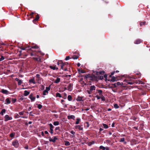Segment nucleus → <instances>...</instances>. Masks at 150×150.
I'll use <instances>...</instances> for the list:
<instances>
[{"mask_svg":"<svg viewBox=\"0 0 150 150\" xmlns=\"http://www.w3.org/2000/svg\"><path fill=\"white\" fill-rule=\"evenodd\" d=\"M90 77L91 78L90 80L91 81H98L99 80V76H96L93 74Z\"/></svg>","mask_w":150,"mask_h":150,"instance_id":"obj_1","label":"nucleus"},{"mask_svg":"<svg viewBox=\"0 0 150 150\" xmlns=\"http://www.w3.org/2000/svg\"><path fill=\"white\" fill-rule=\"evenodd\" d=\"M12 145L15 148H17L19 145V143L18 141L15 140L12 142Z\"/></svg>","mask_w":150,"mask_h":150,"instance_id":"obj_2","label":"nucleus"},{"mask_svg":"<svg viewBox=\"0 0 150 150\" xmlns=\"http://www.w3.org/2000/svg\"><path fill=\"white\" fill-rule=\"evenodd\" d=\"M50 86H49V87H46V89L45 90L43 91V95L44 96H45L46 95V93H48V91H49L50 90Z\"/></svg>","mask_w":150,"mask_h":150,"instance_id":"obj_3","label":"nucleus"},{"mask_svg":"<svg viewBox=\"0 0 150 150\" xmlns=\"http://www.w3.org/2000/svg\"><path fill=\"white\" fill-rule=\"evenodd\" d=\"M73 84L72 83H69L67 88V90L69 91H72L73 89Z\"/></svg>","mask_w":150,"mask_h":150,"instance_id":"obj_4","label":"nucleus"},{"mask_svg":"<svg viewBox=\"0 0 150 150\" xmlns=\"http://www.w3.org/2000/svg\"><path fill=\"white\" fill-rule=\"evenodd\" d=\"M57 139V138L56 137L54 136L52 137V138H50L49 140L50 142H55L56 140Z\"/></svg>","mask_w":150,"mask_h":150,"instance_id":"obj_5","label":"nucleus"},{"mask_svg":"<svg viewBox=\"0 0 150 150\" xmlns=\"http://www.w3.org/2000/svg\"><path fill=\"white\" fill-rule=\"evenodd\" d=\"M12 119V118L11 117H9L8 115H6L4 117V121H7L8 120H11Z\"/></svg>","mask_w":150,"mask_h":150,"instance_id":"obj_6","label":"nucleus"},{"mask_svg":"<svg viewBox=\"0 0 150 150\" xmlns=\"http://www.w3.org/2000/svg\"><path fill=\"white\" fill-rule=\"evenodd\" d=\"M1 92L3 94L8 95L10 93L8 91L6 90L2 89L1 91Z\"/></svg>","mask_w":150,"mask_h":150,"instance_id":"obj_7","label":"nucleus"},{"mask_svg":"<svg viewBox=\"0 0 150 150\" xmlns=\"http://www.w3.org/2000/svg\"><path fill=\"white\" fill-rule=\"evenodd\" d=\"M29 98L31 99V101H34L35 99V97L33 96V94H31L29 96Z\"/></svg>","mask_w":150,"mask_h":150,"instance_id":"obj_8","label":"nucleus"},{"mask_svg":"<svg viewBox=\"0 0 150 150\" xmlns=\"http://www.w3.org/2000/svg\"><path fill=\"white\" fill-rule=\"evenodd\" d=\"M29 51H32V52L31 51L30 52V55L31 56H34L36 54V53L35 52V51H33L31 50L30 48L29 49Z\"/></svg>","mask_w":150,"mask_h":150,"instance_id":"obj_9","label":"nucleus"},{"mask_svg":"<svg viewBox=\"0 0 150 150\" xmlns=\"http://www.w3.org/2000/svg\"><path fill=\"white\" fill-rule=\"evenodd\" d=\"M15 80L18 81V85H21L23 83L22 81L21 80H20L17 78L15 79Z\"/></svg>","mask_w":150,"mask_h":150,"instance_id":"obj_10","label":"nucleus"},{"mask_svg":"<svg viewBox=\"0 0 150 150\" xmlns=\"http://www.w3.org/2000/svg\"><path fill=\"white\" fill-rule=\"evenodd\" d=\"M123 83L122 82L120 83V82H117L116 83H115L114 84V87H117V85H120L121 86H123Z\"/></svg>","mask_w":150,"mask_h":150,"instance_id":"obj_11","label":"nucleus"},{"mask_svg":"<svg viewBox=\"0 0 150 150\" xmlns=\"http://www.w3.org/2000/svg\"><path fill=\"white\" fill-rule=\"evenodd\" d=\"M96 87L95 86H90V91H93V90H95L96 89Z\"/></svg>","mask_w":150,"mask_h":150,"instance_id":"obj_12","label":"nucleus"},{"mask_svg":"<svg viewBox=\"0 0 150 150\" xmlns=\"http://www.w3.org/2000/svg\"><path fill=\"white\" fill-rule=\"evenodd\" d=\"M142 40L140 39H138L135 40V41L134 42V43L135 44H139L140 43L142 42Z\"/></svg>","mask_w":150,"mask_h":150,"instance_id":"obj_13","label":"nucleus"},{"mask_svg":"<svg viewBox=\"0 0 150 150\" xmlns=\"http://www.w3.org/2000/svg\"><path fill=\"white\" fill-rule=\"evenodd\" d=\"M116 79H117V78L116 77H115V76H113L112 77V78L111 79L108 80V81H110L114 82L116 80Z\"/></svg>","mask_w":150,"mask_h":150,"instance_id":"obj_14","label":"nucleus"},{"mask_svg":"<svg viewBox=\"0 0 150 150\" xmlns=\"http://www.w3.org/2000/svg\"><path fill=\"white\" fill-rule=\"evenodd\" d=\"M75 128L76 129H78L79 130H82L83 129V128L80 125H78L76 126Z\"/></svg>","mask_w":150,"mask_h":150,"instance_id":"obj_15","label":"nucleus"},{"mask_svg":"<svg viewBox=\"0 0 150 150\" xmlns=\"http://www.w3.org/2000/svg\"><path fill=\"white\" fill-rule=\"evenodd\" d=\"M56 65H55L54 66H50L49 67L53 70H57L58 69V67H56Z\"/></svg>","mask_w":150,"mask_h":150,"instance_id":"obj_16","label":"nucleus"},{"mask_svg":"<svg viewBox=\"0 0 150 150\" xmlns=\"http://www.w3.org/2000/svg\"><path fill=\"white\" fill-rule=\"evenodd\" d=\"M96 91H98V93H99V95L101 96L103 95V91L102 90L100 89H97Z\"/></svg>","mask_w":150,"mask_h":150,"instance_id":"obj_17","label":"nucleus"},{"mask_svg":"<svg viewBox=\"0 0 150 150\" xmlns=\"http://www.w3.org/2000/svg\"><path fill=\"white\" fill-rule=\"evenodd\" d=\"M30 92L28 91H27L25 90L24 91L23 95L24 96H27L30 94Z\"/></svg>","mask_w":150,"mask_h":150,"instance_id":"obj_18","label":"nucleus"},{"mask_svg":"<svg viewBox=\"0 0 150 150\" xmlns=\"http://www.w3.org/2000/svg\"><path fill=\"white\" fill-rule=\"evenodd\" d=\"M75 118V116L74 115H73L68 116H67V118L68 119H72L73 120H74Z\"/></svg>","mask_w":150,"mask_h":150,"instance_id":"obj_19","label":"nucleus"},{"mask_svg":"<svg viewBox=\"0 0 150 150\" xmlns=\"http://www.w3.org/2000/svg\"><path fill=\"white\" fill-rule=\"evenodd\" d=\"M6 103H5L6 104H9L11 103V101H10V99L9 98H7L6 100Z\"/></svg>","mask_w":150,"mask_h":150,"instance_id":"obj_20","label":"nucleus"},{"mask_svg":"<svg viewBox=\"0 0 150 150\" xmlns=\"http://www.w3.org/2000/svg\"><path fill=\"white\" fill-rule=\"evenodd\" d=\"M82 98L81 97H80L79 96H78L76 100L78 101H80L82 100Z\"/></svg>","mask_w":150,"mask_h":150,"instance_id":"obj_21","label":"nucleus"},{"mask_svg":"<svg viewBox=\"0 0 150 150\" xmlns=\"http://www.w3.org/2000/svg\"><path fill=\"white\" fill-rule=\"evenodd\" d=\"M60 80V79L59 77H57L56 80L54 81V82L56 83H59Z\"/></svg>","mask_w":150,"mask_h":150,"instance_id":"obj_22","label":"nucleus"},{"mask_svg":"<svg viewBox=\"0 0 150 150\" xmlns=\"http://www.w3.org/2000/svg\"><path fill=\"white\" fill-rule=\"evenodd\" d=\"M39 17L38 14H37L36 15V16L35 18L33 20V21L34 22V21H38V19H39Z\"/></svg>","mask_w":150,"mask_h":150,"instance_id":"obj_23","label":"nucleus"},{"mask_svg":"<svg viewBox=\"0 0 150 150\" xmlns=\"http://www.w3.org/2000/svg\"><path fill=\"white\" fill-rule=\"evenodd\" d=\"M33 59L39 62H41V59L40 58H38L37 57H33Z\"/></svg>","mask_w":150,"mask_h":150,"instance_id":"obj_24","label":"nucleus"},{"mask_svg":"<svg viewBox=\"0 0 150 150\" xmlns=\"http://www.w3.org/2000/svg\"><path fill=\"white\" fill-rule=\"evenodd\" d=\"M132 119L135 121H138V119L135 116H133L132 117Z\"/></svg>","mask_w":150,"mask_h":150,"instance_id":"obj_25","label":"nucleus"},{"mask_svg":"<svg viewBox=\"0 0 150 150\" xmlns=\"http://www.w3.org/2000/svg\"><path fill=\"white\" fill-rule=\"evenodd\" d=\"M29 82L30 83H32L34 84H35L36 83L35 82V80H34V79H32L29 80Z\"/></svg>","mask_w":150,"mask_h":150,"instance_id":"obj_26","label":"nucleus"},{"mask_svg":"<svg viewBox=\"0 0 150 150\" xmlns=\"http://www.w3.org/2000/svg\"><path fill=\"white\" fill-rule=\"evenodd\" d=\"M36 77L37 79V80L38 81H39V80H40V79H41L40 76V75L39 74H37L36 75Z\"/></svg>","mask_w":150,"mask_h":150,"instance_id":"obj_27","label":"nucleus"},{"mask_svg":"<svg viewBox=\"0 0 150 150\" xmlns=\"http://www.w3.org/2000/svg\"><path fill=\"white\" fill-rule=\"evenodd\" d=\"M79 58V56L76 55H73L72 58L74 59H77Z\"/></svg>","mask_w":150,"mask_h":150,"instance_id":"obj_28","label":"nucleus"},{"mask_svg":"<svg viewBox=\"0 0 150 150\" xmlns=\"http://www.w3.org/2000/svg\"><path fill=\"white\" fill-rule=\"evenodd\" d=\"M76 124H78L79 123V122L81 120L79 118H77L76 119Z\"/></svg>","mask_w":150,"mask_h":150,"instance_id":"obj_29","label":"nucleus"},{"mask_svg":"<svg viewBox=\"0 0 150 150\" xmlns=\"http://www.w3.org/2000/svg\"><path fill=\"white\" fill-rule=\"evenodd\" d=\"M67 98H68V100L69 101H71L72 100V98L71 96L70 95H68V97H67Z\"/></svg>","mask_w":150,"mask_h":150,"instance_id":"obj_30","label":"nucleus"},{"mask_svg":"<svg viewBox=\"0 0 150 150\" xmlns=\"http://www.w3.org/2000/svg\"><path fill=\"white\" fill-rule=\"evenodd\" d=\"M56 97H59V98H61L62 97V96L61 95V94L59 93H56Z\"/></svg>","mask_w":150,"mask_h":150,"instance_id":"obj_31","label":"nucleus"},{"mask_svg":"<svg viewBox=\"0 0 150 150\" xmlns=\"http://www.w3.org/2000/svg\"><path fill=\"white\" fill-rule=\"evenodd\" d=\"M102 99V100L103 101H105V98L104 96L103 95H102L101 96V98Z\"/></svg>","mask_w":150,"mask_h":150,"instance_id":"obj_32","label":"nucleus"},{"mask_svg":"<svg viewBox=\"0 0 150 150\" xmlns=\"http://www.w3.org/2000/svg\"><path fill=\"white\" fill-rule=\"evenodd\" d=\"M78 71L79 72H80L82 73H85V71L83 70H80V69H78Z\"/></svg>","mask_w":150,"mask_h":150,"instance_id":"obj_33","label":"nucleus"},{"mask_svg":"<svg viewBox=\"0 0 150 150\" xmlns=\"http://www.w3.org/2000/svg\"><path fill=\"white\" fill-rule=\"evenodd\" d=\"M31 48L33 49H38L39 48V47L37 45H35L34 46L31 47Z\"/></svg>","mask_w":150,"mask_h":150,"instance_id":"obj_34","label":"nucleus"},{"mask_svg":"<svg viewBox=\"0 0 150 150\" xmlns=\"http://www.w3.org/2000/svg\"><path fill=\"white\" fill-rule=\"evenodd\" d=\"M53 125L55 126L58 125H59V122L58 121L54 122L53 123Z\"/></svg>","mask_w":150,"mask_h":150,"instance_id":"obj_35","label":"nucleus"},{"mask_svg":"<svg viewBox=\"0 0 150 150\" xmlns=\"http://www.w3.org/2000/svg\"><path fill=\"white\" fill-rule=\"evenodd\" d=\"M70 142L68 141H66L65 143V145L66 146H69L70 145Z\"/></svg>","mask_w":150,"mask_h":150,"instance_id":"obj_36","label":"nucleus"},{"mask_svg":"<svg viewBox=\"0 0 150 150\" xmlns=\"http://www.w3.org/2000/svg\"><path fill=\"white\" fill-rule=\"evenodd\" d=\"M103 125L105 129H107L108 127V125L106 124H103Z\"/></svg>","mask_w":150,"mask_h":150,"instance_id":"obj_37","label":"nucleus"},{"mask_svg":"<svg viewBox=\"0 0 150 150\" xmlns=\"http://www.w3.org/2000/svg\"><path fill=\"white\" fill-rule=\"evenodd\" d=\"M81 84L82 85V87L84 86V85H87L86 83H85L84 82V81H81Z\"/></svg>","mask_w":150,"mask_h":150,"instance_id":"obj_38","label":"nucleus"},{"mask_svg":"<svg viewBox=\"0 0 150 150\" xmlns=\"http://www.w3.org/2000/svg\"><path fill=\"white\" fill-rule=\"evenodd\" d=\"M61 67V69H63V67H64L63 63L62 62V63H61L59 65Z\"/></svg>","mask_w":150,"mask_h":150,"instance_id":"obj_39","label":"nucleus"},{"mask_svg":"<svg viewBox=\"0 0 150 150\" xmlns=\"http://www.w3.org/2000/svg\"><path fill=\"white\" fill-rule=\"evenodd\" d=\"M62 61L61 60H59L58 62H57V64L58 65H60L62 63Z\"/></svg>","mask_w":150,"mask_h":150,"instance_id":"obj_40","label":"nucleus"},{"mask_svg":"<svg viewBox=\"0 0 150 150\" xmlns=\"http://www.w3.org/2000/svg\"><path fill=\"white\" fill-rule=\"evenodd\" d=\"M146 23L145 21H144L143 22H141L140 23V25L141 26H142L143 25H144Z\"/></svg>","mask_w":150,"mask_h":150,"instance_id":"obj_41","label":"nucleus"},{"mask_svg":"<svg viewBox=\"0 0 150 150\" xmlns=\"http://www.w3.org/2000/svg\"><path fill=\"white\" fill-rule=\"evenodd\" d=\"M90 76L89 74L88 75H86L85 76H84V79H86L87 80L88 78V77H90L89 76Z\"/></svg>","mask_w":150,"mask_h":150,"instance_id":"obj_42","label":"nucleus"},{"mask_svg":"<svg viewBox=\"0 0 150 150\" xmlns=\"http://www.w3.org/2000/svg\"><path fill=\"white\" fill-rule=\"evenodd\" d=\"M114 107L116 109L118 108L119 107L118 106V105L117 104H116V103L114 105Z\"/></svg>","mask_w":150,"mask_h":150,"instance_id":"obj_43","label":"nucleus"},{"mask_svg":"<svg viewBox=\"0 0 150 150\" xmlns=\"http://www.w3.org/2000/svg\"><path fill=\"white\" fill-rule=\"evenodd\" d=\"M49 126L50 127V129H53L54 127V126L52 125V124H50Z\"/></svg>","mask_w":150,"mask_h":150,"instance_id":"obj_44","label":"nucleus"},{"mask_svg":"<svg viewBox=\"0 0 150 150\" xmlns=\"http://www.w3.org/2000/svg\"><path fill=\"white\" fill-rule=\"evenodd\" d=\"M99 148L100 149H102V150H105V147L103 146H100Z\"/></svg>","mask_w":150,"mask_h":150,"instance_id":"obj_45","label":"nucleus"},{"mask_svg":"<svg viewBox=\"0 0 150 150\" xmlns=\"http://www.w3.org/2000/svg\"><path fill=\"white\" fill-rule=\"evenodd\" d=\"M95 143V142L94 141H93L91 142H90L88 143V145L89 146L91 145L92 144H94Z\"/></svg>","mask_w":150,"mask_h":150,"instance_id":"obj_46","label":"nucleus"},{"mask_svg":"<svg viewBox=\"0 0 150 150\" xmlns=\"http://www.w3.org/2000/svg\"><path fill=\"white\" fill-rule=\"evenodd\" d=\"M67 94L66 93H64V96L62 97L64 99H66L67 98Z\"/></svg>","mask_w":150,"mask_h":150,"instance_id":"obj_47","label":"nucleus"},{"mask_svg":"<svg viewBox=\"0 0 150 150\" xmlns=\"http://www.w3.org/2000/svg\"><path fill=\"white\" fill-rule=\"evenodd\" d=\"M4 59V57L3 56H1V58H0V61H3Z\"/></svg>","mask_w":150,"mask_h":150,"instance_id":"obj_48","label":"nucleus"},{"mask_svg":"<svg viewBox=\"0 0 150 150\" xmlns=\"http://www.w3.org/2000/svg\"><path fill=\"white\" fill-rule=\"evenodd\" d=\"M42 105H41V104H39L38 105V107L39 109H40L41 108H42Z\"/></svg>","mask_w":150,"mask_h":150,"instance_id":"obj_49","label":"nucleus"},{"mask_svg":"<svg viewBox=\"0 0 150 150\" xmlns=\"http://www.w3.org/2000/svg\"><path fill=\"white\" fill-rule=\"evenodd\" d=\"M45 89V86L43 85H41L40 89L41 90H43Z\"/></svg>","mask_w":150,"mask_h":150,"instance_id":"obj_50","label":"nucleus"},{"mask_svg":"<svg viewBox=\"0 0 150 150\" xmlns=\"http://www.w3.org/2000/svg\"><path fill=\"white\" fill-rule=\"evenodd\" d=\"M125 141V138H121L120 142H124Z\"/></svg>","mask_w":150,"mask_h":150,"instance_id":"obj_51","label":"nucleus"},{"mask_svg":"<svg viewBox=\"0 0 150 150\" xmlns=\"http://www.w3.org/2000/svg\"><path fill=\"white\" fill-rule=\"evenodd\" d=\"M127 84L130 85L133 84L134 83L132 82H129L128 81H127Z\"/></svg>","mask_w":150,"mask_h":150,"instance_id":"obj_52","label":"nucleus"},{"mask_svg":"<svg viewBox=\"0 0 150 150\" xmlns=\"http://www.w3.org/2000/svg\"><path fill=\"white\" fill-rule=\"evenodd\" d=\"M15 135V134L13 133H11L10 135V136L11 137H13Z\"/></svg>","mask_w":150,"mask_h":150,"instance_id":"obj_53","label":"nucleus"},{"mask_svg":"<svg viewBox=\"0 0 150 150\" xmlns=\"http://www.w3.org/2000/svg\"><path fill=\"white\" fill-rule=\"evenodd\" d=\"M70 58V56H67L65 58V60L67 61V60L69 59Z\"/></svg>","mask_w":150,"mask_h":150,"instance_id":"obj_54","label":"nucleus"},{"mask_svg":"<svg viewBox=\"0 0 150 150\" xmlns=\"http://www.w3.org/2000/svg\"><path fill=\"white\" fill-rule=\"evenodd\" d=\"M99 73L100 74H104L105 73V71H100Z\"/></svg>","mask_w":150,"mask_h":150,"instance_id":"obj_55","label":"nucleus"},{"mask_svg":"<svg viewBox=\"0 0 150 150\" xmlns=\"http://www.w3.org/2000/svg\"><path fill=\"white\" fill-rule=\"evenodd\" d=\"M138 83L139 84H144V82L140 80H138Z\"/></svg>","mask_w":150,"mask_h":150,"instance_id":"obj_56","label":"nucleus"},{"mask_svg":"<svg viewBox=\"0 0 150 150\" xmlns=\"http://www.w3.org/2000/svg\"><path fill=\"white\" fill-rule=\"evenodd\" d=\"M12 102L13 103H15V102H16V98H12Z\"/></svg>","mask_w":150,"mask_h":150,"instance_id":"obj_57","label":"nucleus"},{"mask_svg":"<svg viewBox=\"0 0 150 150\" xmlns=\"http://www.w3.org/2000/svg\"><path fill=\"white\" fill-rule=\"evenodd\" d=\"M50 132L52 134L53 133V129H50Z\"/></svg>","mask_w":150,"mask_h":150,"instance_id":"obj_58","label":"nucleus"},{"mask_svg":"<svg viewBox=\"0 0 150 150\" xmlns=\"http://www.w3.org/2000/svg\"><path fill=\"white\" fill-rule=\"evenodd\" d=\"M96 98H97L98 100L100 99L101 98V96H99L98 95H97L96 96Z\"/></svg>","mask_w":150,"mask_h":150,"instance_id":"obj_59","label":"nucleus"},{"mask_svg":"<svg viewBox=\"0 0 150 150\" xmlns=\"http://www.w3.org/2000/svg\"><path fill=\"white\" fill-rule=\"evenodd\" d=\"M103 79V76H99V80H102Z\"/></svg>","mask_w":150,"mask_h":150,"instance_id":"obj_60","label":"nucleus"},{"mask_svg":"<svg viewBox=\"0 0 150 150\" xmlns=\"http://www.w3.org/2000/svg\"><path fill=\"white\" fill-rule=\"evenodd\" d=\"M20 48L23 50H25V48L23 46H21L20 47Z\"/></svg>","mask_w":150,"mask_h":150,"instance_id":"obj_61","label":"nucleus"},{"mask_svg":"<svg viewBox=\"0 0 150 150\" xmlns=\"http://www.w3.org/2000/svg\"><path fill=\"white\" fill-rule=\"evenodd\" d=\"M96 76H99L100 75L99 72H96Z\"/></svg>","mask_w":150,"mask_h":150,"instance_id":"obj_62","label":"nucleus"},{"mask_svg":"<svg viewBox=\"0 0 150 150\" xmlns=\"http://www.w3.org/2000/svg\"><path fill=\"white\" fill-rule=\"evenodd\" d=\"M63 64H64V67L66 65H68L69 64L68 63L66 62L63 63Z\"/></svg>","mask_w":150,"mask_h":150,"instance_id":"obj_63","label":"nucleus"},{"mask_svg":"<svg viewBox=\"0 0 150 150\" xmlns=\"http://www.w3.org/2000/svg\"><path fill=\"white\" fill-rule=\"evenodd\" d=\"M70 133L73 135H74L75 134V132L73 130L71 131L70 132Z\"/></svg>","mask_w":150,"mask_h":150,"instance_id":"obj_64","label":"nucleus"}]
</instances>
